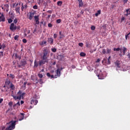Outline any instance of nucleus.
<instances>
[{
    "label": "nucleus",
    "instance_id": "nucleus-1",
    "mask_svg": "<svg viewBox=\"0 0 130 130\" xmlns=\"http://www.w3.org/2000/svg\"><path fill=\"white\" fill-rule=\"evenodd\" d=\"M49 56L48 52H45L43 53V55L42 56V60L39 61L40 67H41L42 64H45V63L48 62L49 61V59H48Z\"/></svg>",
    "mask_w": 130,
    "mask_h": 130
},
{
    "label": "nucleus",
    "instance_id": "nucleus-2",
    "mask_svg": "<svg viewBox=\"0 0 130 130\" xmlns=\"http://www.w3.org/2000/svg\"><path fill=\"white\" fill-rule=\"evenodd\" d=\"M18 96H16L14 94H12L11 96L13 98V99L14 100H21L23 97H24V95H25V93H22V91H19L17 93Z\"/></svg>",
    "mask_w": 130,
    "mask_h": 130
},
{
    "label": "nucleus",
    "instance_id": "nucleus-3",
    "mask_svg": "<svg viewBox=\"0 0 130 130\" xmlns=\"http://www.w3.org/2000/svg\"><path fill=\"white\" fill-rule=\"evenodd\" d=\"M17 122V121H11L9 122L8 123H7V124H8L9 127L6 128V130H12L14 129L15 127V125H16V123Z\"/></svg>",
    "mask_w": 130,
    "mask_h": 130
},
{
    "label": "nucleus",
    "instance_id": "nucleus-4",
    "mask_svg": "<svg viewBox=\"0 0 130 130\" xmlns=\"http://www.w3.org/2000/svg\"><path fill=\"white\" fill-rule=\"evenodd\" d=\"M63 68L61 67V68H57L56 71V74L53 75H51V79H56V78H58V77H60L61 73L60 72L62 71Z\"/></svg>",
    "mask_w": 130,
    "mask_h": 130
},
{
    "label": "nucleus",
    "instance_id": "nucleus-5",
    "mask_svg": "<svg viewBox=\"0 0 130 130\" xmlns=\"http://www.w3.org/2000/svg\"><path fill=\"white\" fill-rule=\"evenodd\" d=\"M117 71H123L122 68V62L120 61H116L115 62Z\"/></svg>",
    "mask_w": 130,
    "mask_h": 130
},
{
    "label": "nucleus",
    "instance_id": "nucleus-6",
    "mask_svg": "<svg viewBox=\"0 0 130 130\" xmlns=\"http://www.w3.org/2000/svg\"><path fill=\"white\" fill-rule=\"evenodd\" d=\"M10 29L11 30V31H15V30L17 29V26L15 25L13 23H12L10 25Z\"/></svg>",
    "mask_w": 130,
    "mask_h": 130
},
{
    "label": "nucleus",
    "instance_id": "nucleus-7",
    "mask_svg": "<svg viewBox=\"0 0 130 130\" xmlns=\"http://www.w3.org/2000/svg\"><path fill=\"white\" fill-rule=\"evenodd\" d=\"M37 103H38V101L36 99H34L30 101V104H32L33 105H36Z\"/></svg>",
    "mask_w": 130,
    "mask_h": 130
},
{
    "label": "nucleus",
    "instance_id": "nucleus-8",
    "mask_svg": "<svg viewBox=\"0 0 130 130\" xmlns=\"http://www.w3.org/2000/svg\"><path fill=\"white\" fill-rule=\"evenodd\" d=\"M6 21V17H5V15L4 14L2 13L1 16H0V22H5Z\"/></svg>",
    "mask_w": 130,
    "mask_h": 130
},
{
    "label": "nucleus",
    "instance_id": "nucleus-9",
    "mask_svg": "<svg viewBox=\"0 0 130 130\" xmlns=\"http://www.w3.org/2000/svg\"><path fill=\"white\" fill-rule=\"evenodd\" d=\"M24 115H25L24 113H20V114L19 115L18 119L19 121H21V120H23V119H24Z\"/></svg>",
    "mask_w": 130,
    "mask_h": 130
},
{
    "label": "nucleus",
    "instance_id": "nucleus-10",
    "mask_svg": "<svg viewBox=\"0 0 130 130\" xmlns=\"http://www.w3.org/2000/svg\"><path fill=\"white\" fill-rule=\"evenodd\" d=\"M47 42L46 41H42L40 42L39 44L41 46H46Z\"/></svg>",
    "mask_w": 130,
    "mask_h": 130
},
{
    "label": "nucleus",
    "instance_id": "nucleus-11",
    "mask_svg": "<svg viewBox=\"0 0 130 130\" xmlns=\"http://www.w3.org/2000/svg\"><path fill=\"white\" fill-rule=\"evenodd\" d=\"M35 20L36 21V24H39V16H35Z\"/></svg>",
    "mask_w": 130,
    "mask_h": 130
},
{
    "label": "nucleus",
    "instance_id": "nucleus-12",
    "mask_svg": "<svg viewBox=\"0 0 130 130\" xmlns=\"http://www.w3.org/2000/svg\"><path fill=\"white\" fill-rule=\"evenodd\" d=\"M48 42L49 44H53V39L52 38H48Z\"/></svg>",
    "mask_w": 130,
    "mask_h": 130
},
{
    "label": "nucleus",
    "instance_id": "nucleus-13",
    "mask_svg": "<svg viewBox=\"0 0 130 130\" xmlns=\"http://www.w3.org/2000/svg\"><path fill=\"white\" fill-rule=\"evenodd\" d=\"M6 48V44L5 43H0V49H5Z\"/></svg>",
    "mask_w": 130,
    "mask_h": 130
},
{
    "label": "nucleus",
    "instance_id": "nucleus-14",
    "mask_svg": "<svg viewBox=\"0 0 130 130\" xmlns=\"http://www.w3.org/2000/svg\"><path fill=\"white\" fill-rule=\"evenodd\" d=\"M98 77L100 80H103L104 79V76H103L102 73L98 74Z\"/></svg>",
    "mask_w": 130,
    "mask_h": 130
},
{
    "label": "nucleus",
    "instance_id": "nucleus-15",
    "mask_svg": "<svg viewBox=\"0 0 130 130\" xmlns=\"http://www.w3.org/2000/svg\"><path fill=\"white\" fill-rule=\"evenodd\" d=\"M128 12H129V9H126L124 12V16H126V17H127V16L129 15V13H128Z\"/></svg>",
    "mask_w": 130,
    "mask_h": 130
},
{
    "label": "nucleus",
    "instance_id": "nucleus-16",
    "mask_svg": "<svg viewBox=\"0 0 130 130\" xmlns=\"http://www.w3.org/2000/svg\"><path fill=\"white\" fill-rule=\"evenodd\" d=\"M39 66V62H37L36 60H35L34 68H37Z\"/></svg>",
    "mask_w": 130,
    "mask_h": 130
},
{
    "label": "nucleus",
    "instance_id": "nucleus-17",
    "mask_svg": "<svg viewBox=\"0 0 130 130\" xmlns=\"http://www.w3.org/2000/svg\"><path fill=\"white\" fill-rule=\"evenodd\" d=\"M15 11L16 12L17 14H19V15H20V7H17L15 8Z\"/></svg>",
    "mask_w": 130,
    "mask_h": 130
},
{
    "label": "nucleus",
    "instance_id": "nucleus-18",
    "mask_svg": "<svg viewBox=\"0 0 130 130\" xmlns=\"http://www.w3.org/2000/svg\"><path fill=\"white\" fill-rule=\"evenodd\" d=\"M77 1L79 3V7H83V5L84 4V3H83V1L82 0H77Z\"/></svg>",
    "mask_w": 130,
    "mask_h": 130
},
{
    "label": "nucleus",
    "instance_id": "nucleus-19",
    "mask_svg": "<svg viewBox=\"0 0 130 130\" xmlns=\"http://www.w3.org/2000/svg\"><path fill=\"white\" fill-rule=\"evenodd\" d=\"M33 17H34V13H30L29 16L28 17L29 20H32V19H33Z\"/></svg>",
    "mask_w": 130,
    "mask_h": 130
},
{
    "label": "nucleus",
    "instance_id": "nucleus-20",
    "mask_svg": "<svg viewBox=\"0 0 130 130\" xmlns=\"http://www.w3.org/2000/svg\"><path fill=\"white\" fill-rule=\"evenodd\" d=\"M100 14H101V10H98L97 13H95V17H98V16H99Z\"/></svg>",
    "mask_w": 130,
    "mask_h": 130
},
{
    "label": "nucleus",
    "instance_id": "nucleus-21",
    "mask_svg": "<svg viewBox=\"0 0 130 130\" xmlns=\"http://www.w3.org/2000/svg\"><path fill=\"white\" fill-rule=\"evenodd\" d=\"M21 66H25L27 63V62H26V60H23L21 61Z\"/></svg>",
    "mask_w": 130,
    "mask_h": 130
},
{
    "label": "nucleus",
    "instance_id": "nucleus-22",
    "mask_svg": "<svg viewBox=\"0 0 130 130\" xmlns=\"http://www.w3.org/2000/svg\"><path fill=\"white\" fill-rule=\"evenodd\" d=\"M10 87L11 89H12V90H14L15 89V85H14L13 83H11Z\"/></svg>",
    "mask_w": 130,
    "mask_h": 130
},
{
    "label": "nucleus",
    "instance_id": "nucleus-23",
    "mask_svg": "<svg viewBox=\"0 0 130 130\" xmlns=\"http://www.w3.org/2000/svg\"><path fill=\"white\" fill-rule=\"evenodd\" d=\"M57 5L58 6H59V7H61V5H62V2L61 1H58L57 3Z\"/></svg>",
    "mask_w": 130,
    "mask_h": 130
},
{
    "label": "nucleus",
    "instance_id": "nucleus-24",
    "mask_svg": "<svg viewBox=\"0 0 130 130\" xmlns=\"http://www.w3.org/2000/svg\"><path fill=\"white\" fill-rule=\"evenodd\" d=\"M109 53H111V49H107L106 54H108Z\"/></svg>",
    "mask_w": 130,
    "mask_h": 130
},
{
    "label": "nucleus",
    "instance_id": "nucleus-25",
    "mask_svg": "<svg viewBox=\"0 0 130 130\" xmlns=\"http://www.w3.org/2000/svg\"><path fill=\"white\" fill-rule=\"evenodd\" d=\"M102 53H103V54H106V50L105 49H103L102 50Z\"/></svg>",
    "mask_w": 130,
    "mask_h": 130
},
{
    "label": "nucleus",
    "instance_id": "nucleus-26",
    "mask_svg": "<svg viewBox=\"0 0 130 130\" xmlns=\"http://www.w3.org/2000/svg\"><path fill=\"white\" fill-rule=\"evenodd\" d=\"M119 50H121V49L119 48H114V51H119Z\"/></svg>",
    "mask_w": 130,
    "mask_h": 130
},
{
    "label": "nucleus",
    "instance_id": "nucleus-27",
    "mask_svg": "<svg viewBox=\"0 0 130 130\" xmlns=\"http://www.w3.org/2000/svg\"><path fill=\"white\" fill-rule=\"evenodd\" d=\"M126 50H127V49L126 48H125V47H124L123 49V52L124 54H125V52L126 51Z\"/></svg>",
    "mask_w": 130,
    "mask_h": 130
},
{
    "label": "nucleus",
    "instance_id": "nucleus-28",
    "mask_svg": "<svg viewBox=\"0 0 130 130\" xmlns=\"http://www.w3.org/2000/svg\"><path fill=\"white\" fill-rule=\"evenodd\" d=\"M80 56H86V54L84 52H81L80 53Z\"/></svg>",
    "mask_w": 130,
    "mask_h": 130
},
{
    "label": "nucleus",
    "instance_id": "nucleus-29",
    "mask_svg": "<svg viewBox=\"0 0 130 130\" xmlns=\"http://www.w3.org/2000/svg\"><path fill=\"white\" fill-rule=\"evenodd\" d=\"M8 23L9 24H11V23H12V22H13V19H12V18H9L8 19Z\"/></svg>",
    "mask_w": 130,
    "mask_h": 130
},
{
    "label": "nucleus",
    "instance_id": "nucleus-30",
    "mask_svg": "<svg viewBox=\"0 0 130 130\" xmlns=\"http://www.w3.org/2000/svg\"><path fill=\"white\" fill-rule=\"evenodd\" d=\"M18 38H19V36L18 35H16L15 37H14V39L15 40H16L17 41H18Z\"/></svg>",
    "mask_w": 130,
    "mask_h": 130
},
{
    "label": "nucleus",
    "instance_id": "nucleus-31",
    "mask_svg": "<svg viewBox=\"0 0 130 130\" xmlns=\"http://www.w3.org/2000/svg\"><path fill=\"white\" fill-rule=\"evenodd\" d=\"M24 4L23 3L21 4V11H24Z\"/></svg>",
    "mask_w": 130,
    "mask_h": 130
},
{
    "label": "nucleus",
    "instance_id": "nucleus-32",
    "mask_svg": "<svg viewBox=\"0 0 130 130\" xmlns=\"http://www.w3.org/2000/svg\"><path fill=\"white\" fill-rule=\"evenodd\" d=\"M10 77L11 79H15V75L13 74H11Z\"/></svg>",
    "mask_w": 130,
    "mask_h": 130
},
{
    "label": "nucleus",
    "instance_id": "nucleus-33",
    "mask_svg": "<svg viewBox=\"0 0 130 130\" xmlns=\"http://www.w3.org/2000/svg\"><path fill=\"white\" fill-rule=\"evenodd\" d=\"M8 105H9L10 107H12L13 106V102H9Z\"/></svg>",
    "mask_w": 130,
    "mask_h": 130
},
{
    "label": "nucleus",
    "instance_id": "nucleus-34",
    "mask_svg": "<svg viewBox=\"0 0 130 130\" xmlns=\"http://www.w3.org/2000/svg\"><path fill=\"white\" fill-rule=\"evenodd\" d=\"M38 76L40 78V79H42V78H43V75L42 74H39Z\"/></svg>",
    "mask_w": 130,
    "mask_h": 130
},
{
    "label": "nucleus",
    "instance_id": "nucleus-35",
    "mask_svg": "<svg viewBox=\"0 0 130 130\" xmlns=\"http://www.w3.org/2000/svg\"><path fill=\"white\" fill-rule=\"evenodd\" d=\"M60 22H61V20L60 19H57L56 20V23H57V24H59Z\"/></svg>",
    "mask_w": 130,
    "mask_h": 130
},
{
    "label": "nucleus",
    "instance_id": "nucleus-36",
    "mask_svg": "<svg viewBox=\"0 0 130 130\" xmlns=\"http://www.w3.org/2000/svg\"><path fill=\"white\" fill-rule=\"evenodd\" d=\"M95 29H96V27H95V26L92 25V26H91V30H95Z\"/></svg>",
    "mask_w": 130,
    "mask_h": 130
},
{
    "label": "nucleus",
    "instance_id": "nucleus-37",
    "mask_svg": "<svg viewBox=\"0 0 130 130\" xmlns=\"http://www.w3.org/2000/svg\"><path fill=\"white\" fill-rule=\"evenodd\" d=\"M17 105H18V106H20V102H17L16 104H15L13 106H17Z\"/></svg>",
    "mask_w": 130,
    "mask_h": 130
},
{
    "label": "nucleus",
    "instance_id": "nucleus-38",
    "mask_svg": "<svg viewBox=\"0 0 130 130\" xmlns=\"http://www.w3.org/2000/svg\"><path fill=\"white\" fill-rule=\"evenodd\" d=\"M4 56V51L0 52V57Z\"/></svg>",
    "mask_w": 130,
    "mask_h": 130
},
{
    "label": "nucleus",
    "instance_id": "nucleus-39",
    "mask_svg": "<svg viewBox=\"0 0 130 130\" xmlns=\"http://www.w3.org/2000/svg\"><path fill=\"white\" fill-rule=\"evenodd\" d=\"M39 83H40V84H43V80H42V79H40L39 80Z\"/></svg>",
    "mask_w": 130,
    "mask_h": 130
},
{
    "label": "nucleus",
    "instance_id": "nucleus-40",
    "mask_svg": "<svg viewBox=\"0 0 130 130\" xmlns=\"http://www.w3.org/2000/svg\"><path fill=\"white\" fill-rule=\"evenodd\" d=\"M51 50L53 52H56V49L55 48H52Z\"/></svg>",
    "mask_w": 130,
    "mask_h": 130
},
{
    "label": "nucleus",
    "instance_id": "nucleus-41",
    "mask_svg": "<svg viewBox=\"0 0 130 130\" xmlns=\"http://www.w3.org/2000/svg\"><path fill=\"white\" fill-rule=\"evenodd\" d=\"M22 42H23V43H27V40H26L25 39H23L22 40Z\"/></svg>",
    "mask_w": 130,
    "mask_h": 130
},
{
    "label": "nucleus",
    "instance_id": "nucleus-42",
    "mask_svg": "<svg viewBox=\"0 0 130 130\" xmlns=\"http://www.w3.org/2000/svg\"><path fill=\"white\" fill-rule=\"evenodd\" d=\"M130 32H129L128 34L125 35V39L126 40L127 39V38L128 37V36L129 35Z\"/></svg>",
    "mask_w": 130,
    "mask_h": 130
},
{
    "label": "nucleus",
    "instance_id": "nucleus-43",
    "mask_svg": "<svg viewBox=\"0 0 130 130\" xmlns=\"http://www.w3.org/2000/svg\"><path fill=\"white\" fill-rule=\"evenodd\" d=\"M33 9H34L35 10H37L38 9V7L37 5H35L33 6Z\"/></svg>",
    "mask_w": 130,
    "mask_h": 130
},
{
    "label": "nucleus",
    "instance_id": "nucleus-44",
    "mask_svg": "<svg viewBox=\"0 0 130 130\" xmlns=\"http://www.w3.org/2000/svg\"><path fill=\"white\" fill-rule=\"evenodd\" d=\"M48 27H49V28H51V27H52V25L51 23H49L48 24Z\"/></svg>",
    "mask_w": 130,
    "mask_h": 130
},
{
    "label": "nucleus",
    "instance_id": "nucleus-45",
    "mask_svg": "<svg viewBox=\"0 0 130 130\" xmlns=\"http://www.w3.org/2000/svg\"><path fill=\"white\" fill-rule=\"evenodd\" d=\"M125 19V18L124 17H122L121 19V22H123V21H124Z\"/></svg>",
    "mask_w": 130,
    "mask_h": 130
},
{
    "label": "nucleus",
    "instance_id": "nucleus-46",
    "mask_svg": "<svg viewBox=\"0 0 130 130\" xmlns=\"http://www.w3.org/2000/svg\"><path fill=\"white\" fill-rule=\"evenodd\" d=\"M79 45L80 46V47H83V44L82 43H79Z\"/></svg>",
    "mask_w": 130,
    "mask_h": 130
},
{
    "label": "nucleus",
    "instance_id": "nucleus-47",
    "mask_svg": "<svg viewBox=\"0 0 130 130\" xmlns=\"http://www.w3.org/2000/svg\"><path fill=\"white\" fill-rule=\"evenodd\" d=\"M53 37L55 39V38H56V37H57V35L56 34H54Z\"/></svg>",
    "mask_w": 130,
    "mask_h": 130
},
{
    "label": "nucleus",
    "instance_id": "nucleus-48",
    "mask_svg": "<svg viewBox=\"0 0 130 130\" xmlns=\"http://www.w3.org/2000/svg\"><path fill=\"white\" fill-rule=\"evenodd\" d=\"M17 22L18 20H17V19L14 20V23H15V24H17Z\"/></svg>",
    "mask_w": 130,
    "mask_h": 130
},
{
    "label": "nucleus",
    "instance_id": "nucleus-49",
    "mask_svg": "<svg viewBox=\"0 0 130 130\" xmlns=\"http://www.w3.org/2000/svg\"><path fill=\"white\" fill-rule=\"evenodd\" d=\"M47 77H48L49 78H50L51 77L50 74L49 73H47Z\"/></svg>",
    "mask_w": 130,
    "mask_h": 130
},
{
    "label": "nucleus",
    "instance_id": "nucleus-50",
    "mask_svg": "<svg viewBox=\"0 0 130 130\" xmlns=\"http://www.w3.org/2000/svg\"><path fill=\"white\" fill-rule=\"evenodd\" d=\"M123 1L124 2V4H126V3H127V2L128 1V0H123Z\"/></svg>",
    "mask_w": 130,
    "mask_h": 130
},
{
    "label": "nucleus",
    "instance_id": "nucleus-51",
    "mask_svg": "<svg viewBox=\"0 0 130 130\" xmlns=\"http://www.w3.org/2000/svg\"><path fill=\"white\" fill-rule=\"evenodd\" d=\"M5 7H6V8H9V4H6L5 5Z\"/></svg>",
    "mask_w": 130,
    "mask_h": 130
},
{
    "label": "nucleus",
    "instance_id": "nucleus-52",
    "mask_svg": "<svg viewBox=\"0 0 130 130\" xmlns=\"http://www.w3.org/2000/svg\"><path fill=\"white\" fill-rule=\"evenodd\" d=\"M108 64H110V60L109 59H108Z\"/></svg>",
    "mask_w": 130,
    "mask_h": 130
},
{
    "label": "nucleus",
    "instance_id": "nucleus-53",
    "mask_svg": "<svg viewBox=\"0 0 130 130\" xmlns=\"http://www.w3.org/2000/svg\"><path fill=\"white\" fill-rule=\"evenodd\" d=\"M100 62V59L98 58L96 61V62Z\"/></svg>",
    "mask_w": 130,
    "mask_h": 130
},
{
    "label": "nucleus",
    "instance_id": "nucleus-54",
    "mask_svg": "<svg viewBox=\"0 0 130 130\" xmlns=\"http://www.w3.org/2000/svg\"><path fill=\"white\" fill-rule=\"evenodd\" d=\"M3 101H4V99H0V103H2V102H3Z\"/></svg>",
    "mask_w": 130,
    "mask_h": 130
},
{
    "label": "nucleus",
    "instance_id": "nucleus-55",
    "mask_svg": "<svg viewBox=\"0 0 130 130\" xmlns=\"http://www.w3.org/2000/svg\"><path fill=\"white\" fill-rule=\"evenodd\" d=\"M23 7L24 9H26L27 8V5H24Z\"/></svg>",
    "mask_w": 130,
    "mask_h": 130
},
{
    "label": "nucleus",
    "instance_id": "nucleus-56",
    "mask_svg": "<svg viewBox=\"0 0 130 130\" xmlns=\"http://www.w3.org/2000/svg\"><path fill=\"white\" fill-rule=\"evenodd\" d=\"M20 104H24V102L23 101H21Z\"/></svg>",
    "mask_w": 130,
    "mask_h": 130
},
{
    "label": "nucleus",
    "instance_id": "nucleus-57",
    "mask_svg": "<svg viewBox=\"0 0 130 130\" xmlns=\"http://www.w3.org/2000/svg\"><path fill=\"white\" fill-rule=\"evenodd\" d=\"M72 69H76V67L75 66H72Z\"/></svg>",
    "mask_w": 130,
    "mask_h": 130
},
{
    "label": "nucleus",
    "instance_id": "nucleus-58",
    "mask_svg": "<svg viewBox=\"0 0 130 130\" xmlns=\"http://www.w3.org/2000/svg\"><path fill=\"white\" fill-rule=\"evenodd\" d=\"M127 56H128V58H130V53L128 54Z\"/></svg>",
    "mask_w": 130,
    "mask_h": 130
},
{
    "label": "nucleus",
    "instance_id": "nucleus-59",
    "mask_svg": "<svg viewBox=\"0 0 130 130\" xmlns=\"http://www.w3.org/2000/svg\"><path fill=\"white\" fill-rule=\"evenodd\" d=\"M3 70V68H2V67L0 66V72L2 71Z\"/></svg>",
    "mask_w": 130,
    "mask_h": 130
},
{
    "label": "nucleus",
    "instance_id": "nucleus-60",
    "mask_svg": "<svg viewBox=\"0 0 130 130\" xmlns=\"http://www.w3.org/2000/svg\"><path fill=\"white\" fill-rule=\"evenodd\" d=\"M27 84V82H24V85L26 86V85Z\"/></svg>",
    "mask_w": 130,
    "mask_h": 130
},
{
    "label": "nucleus",
    "instance_id": "nucleus-61",
    "mask_svg": "<svg viewBox=\"0 0 130 130\" xmlns=\"http://www.w3.org/2000/svg\"><path fill=\"white\" fill-rule=\"evenodd\" d=\"M5 128H6V127H5V126H3V127H2V130L5 129Z\"/></svg>",
    "mask_w": 130,
    "mask_h": 130
},
{
    "label": "nucleus",
    "instance_id": "nucleus-62",
    "mask_svg": "<svg viewBox=\"0 0 130 130\" xmlns=\"http://www.w3.org/2000/svg\"><path fill=\"white\" fill-rule=\"evenodd\" d=\"M59 34L60 35H61V31H59Z\"/></svg>",
    "mask_w": 130,
    "mask_h": 130
},
{
    "label": "nucleus",
    "instance_id": "nucleus-63",
    "mask_svg": "<svg viewBox=\"0 0 130 130\" xmlns=\"http://www.w3.org/2000/svg\"><path fill=\"white\" fill-rule=\"evenodd\" d=\"M41 72H44V69H42Z\"/></svg>",
    "mask_w": 130,
    "mask_h": 130
},
{
    "label": "nucleus",
    "instance_id": "nucleus-64",
    "mask_svg": "<svg viewBox=\"0 0 130 130\" xmlns=\"http://www.w3.org/2000/svg\"><path fill=\"white\" fill-rule=\"evenodd\" d=\"M53 66L55 65V62H54L53 63Z\"/></svg>",
    "mask_w": 130,
    "mask_h": 130
}]
</instances>
